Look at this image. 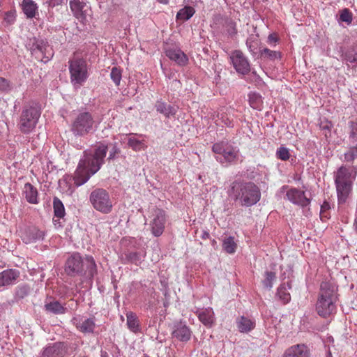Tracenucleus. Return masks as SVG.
<instances>
[{"label":"nucleus","mask_w":357,"mask_h":357,"mask_svg":"<svg viewBox=\"0 0 357 357\" xmlns=\"http://www.w3.org/2000/svg\"><path fill=\"white\" fill-rule=\"evenodd\" d=\"M94 124L95 121L90 112H80L72 123L71 131L75 136L83 137L92 132Z\"/></svg>","instance_id":"0eeeda50"},{"label":"nucleus","mask_w":357,"mask_h":357,"mask_svg":"<svg viewBox=\"0 0 357 357\" xmlns=\"http://www.w3.org/2000/svg\"><path fill=\"white\" fill-rule=\"evenodd\" d=\"M356 167L341 166L335 175L337 200L339 204H344L352 190V183L356 178Z\"/></svg>","instance_id":"7ed1b4c3"},{"label":"nucleus","mask_w":357,"mask_h":357,"mask_svg":"<svg viewBox=\"0 0 357 357\" xmlns=\"http://www.w3.org/2000/svg\"><path fill=\"white\" fill-rule=\"evenodd\" d=\"M32 54L42 61L46 62L53 56V51L43 40H37L31 48Z\"/></svg>","instance_id":"ddd939ff"},{"label":"nucleus","mask_w":357,"mask_h":357,"mask_svg":"<svg viewBox=\"0 0 357 357\" xmlns=\"http://www.w3.org/2000/svg\"><path fill=\"white\" fill-rule=\"evenodd\" d=\"M68 63L70 82L75 88L80 87L89 77L86 61L75 56Z\"/></svg>","instance_id":"39448f33"},{"label":"nucleus","mask_w":357,"mask_h":357,"mask_svg":"<svg viewBox=\"0 0 357 357\" xmlns=\"http://www.w3.org/2000/svg\"><path fill=\"white\" fill-rule=\"evenodd\" d=\"M344 160L347 162H352L357 158V146H353L344 155Z\"/></svg>","instance_id":"79ce46f5"},{"label":"nucleus","mask_w":357,"mask_h":357,"mask_svg":"<svg viewBox=\"0 0 357 357\" xmlns=\"http://www.w3.org/2000/svg\"><path fill=\"white\" fill-rule=\"evenodd\" d=\"M265 279L264 280V287L266 288H271L272 284L276 280V275L271 271H267L265 273Z\"/></svg>","instance_id":"a19ab883"},{"label":"nucleus","mask_w":357,"mask_h":357,"mask_svg":"<svg viewBox=\"0 0 357 357\" xmlns=\"http://www.w3.org/2000/svg\"><path fill=\"white\" fill-rule=\"evenodd\" d=\"M229 195L243 206H253L261 198L259 187L252 182L234 181L229 190Z\"/></svg>","instance_id":"f257e3e1"},{"label":"nucleus","mask_w":357,"mask_h":357,"mask_svg":"<svg viewBox=\"0 0 357 357\" xmlns=\"http://www.w3.org/2000/svg\"><path fill=\"white\" fill-rule=\"evenodd\" d=\"M249 103L253 109L261 110L263 105L261 96L255 93H250L249 95Z\"/></svg>","instance_id":"c9c22d12"},{"label":"nucleus","mask_w":357,"mask_h":357,"mask_svg":"<svg viewBox=\"0 0 357 357\" xmlns=\"http://www.w3.org/2000/svg\"><path fill=\"white\" fill-rule=\"evenodd\" d=\"M220 119L222 123L227 127L233 128L234 126L235 116L234 109H225L220 114Z\"/></svg>","instance_id":"c756f323"},{"label":"nucleus","mask_w":357,"mask_h":357,"mask_svg":"<svg viewBox=\"0 0 357 357\" xmlns=\"http://www.w3.org/2000/svg\"><path fill=\"white\" fill-rule=\"evenodd\" d=\"M228 26H229L228 32L229 33V34L234 35V34L236 33L237 30L236 28V24L234 22H231L229 23Z\"/></svg>","instance_id":"8fccbe9b"},{"label":"nucleus","mask_w":357,"mask_h":357,"mask_svg":"<svg viewBox=\"0 0 357 357\" xmlns=\"http://www.w3.org/2000/svg\"><path fill=\"white\" fill-rule=\"evenodd\" d=\"M121 77L122 75L121 69L117 67H114L112 68L110 77L116 86H119L120 84Z\"/></svg>","instance_id":"ea45409f"},{"label":"nucleus","mask_w":357,"mask_h":357,"mask_svg":"<svg viewBox=\"0 0 357 357\" xmlns=\"http://www.w3.org/2000/svg\"><path fill=\"white\" fill-rule=\"evenodd\" d=\"M67 351V344L58 342L47 345L43 349L40 357H64Z\"/></svg>","instance_id":"2eb2a0df"},{"label":"nucleus","mask_w":357,"mask_h":357,"mask_svg":"<svg viewBox=\"0 0 357 357\" xmlns=\"http://www.w3.org/2000/svg\"><path fill=\"white\" fill-rule=\"evenodd\" d=\"M86 160H81L78 164L77 168L75 172L74 183L77 186L85 183L93 175Z\"/></svg>","instance_id":"4468645a"},{"label":"nucleus","mask_w":357,"mask_h":357,"mask_svg":"<svg viewBox=\"0 0 357 357\" xmlns=\"http://www.w3.org/2000/svg\"><path fill=\"white\" fill-rule=\"evenodd\" d=\"M50 6L54 7L62 4L63 0H48Z\"/></svg>","instance_id":"864d4df0"},{"label":"nucleus","mask_w":357,"mask_h":357,"mask_svg":"<svg viewBox=\"0 0 357 357\" xmlns=\"http://www.w3.org/2000/svg\"><path fill=\"white\" fill-rule=\"evenodd\" d=\"M166 56L178 65L184 66L188 63L187 55L178 48H168L165 50Z\"/></svg>","instance_id":"aec40b11"},{"label":"nucleus","mask_w":357,"mask_h":357,"mask_svg":"<svg viewBox=\"0 0 357 357\" xmlns=\"http://www.w3.org/2000/svg\"><path fill=\"white\" fill-rule=\"evenodd\" d=\"M155 107L157 112L162 114L166 117L174 116L176 113V109L174 107L167 105L166 102L162 101H157L155 105Z\"/></svg>","instance_id":"cd10ccee"},{"label":"nucleus","mask_w":357,"mask_h":357,"mask_svg":"<svg viewBox=\"0 0 357 357\" xmlns=\"http://www.w3.org/2000/svg\"><path fill=\"white\" fill-rule=\"evenodd\" d=\"M128 259L132 262H135L137 258V252H131L128 255Z\"/></svg>","instance_id":"5fc2aeb1"},{"label":"nucleus","mask_w":357,"mask_h":357,"mask_svg":"<svg viewBox=\"0 0 357 357\" xmlns=\"http://www.w3.org/2000/svg\"><path fill=\"white\" fill-rule=\"evenodd\" d=\"M127 325L128 328L133 333H138L140 331L139 323L137 315L132 312L126 314Z\"/></svg>","instance_id":"7c9ffc66"},{"label":"nucleus","mask_w":357,"mask_h":357,"mask_svg":"<svg viewBox=\"0 0 357 357\" xmlns=\"http://www.w3.org/2000/svg\"><path fill=\"white\" fill-rule=\"evenodd\" d=\"M8 88L9 82L5 78L0 77V91H3L7 90Z\"/></svg>","instance_id":"de8ad7c7"},{"label":"nucleus","mask_w":357,"mask_h":357,"mask_svg":"<svg viewBox=\"0 0 357 357\" xmlns=\"http://www.w3.org/2000/svg\"><path fill=\"white\" fill-rule=\"evenodd\" d=\"M53 206L54 210V215L58 218L63 217L65 214V209L63 204L58 198L55 197L53 201Z\"/></svg>","instance_id":"e433bc0d"},{"label":"nucleus","mask_w":357,"mask_h":357,"mask_svg":"<svg viewBox=\"0 0 357 357\" xmlns=\"http://www.w3.org/2000/svg\"><path fill=\"white\" fill-rule=\"evenodd\" d=\"M275 298L281 304L285 305L290 301L291 296L288 291H275Z\"/></svg>","instance_id":"4c0bfd02"},{"label":"nucleus","mask_w":357,"mask_h":357,"mask_svg":"<svg viewBox=\"0 0 357 357\" xmlns=\"http://www.w3.org/2000/svg\"><path fill=\"white\" fill-rule=\"evenodd\" d=\"M45 308L47 311L56 314H64L66 310V308L58 301L50 302L46 304Z\"/></svg>","instance_id":"72a5a7b5"},{"label":"nucleus","mask_w":357,"mask_h":357,"mask_svg":"<svg viewBox=\"0 0 357 357\" xmlns=\"http://www.w3.org/2000/svg\"><path fill=\"white\" fill-rule=\"evenodd\" d=\"M324 129H329L330 128V126H328V125L325 126L323 127Z\"/></svg>","instance_id":"bf43d9fd"},{"label":"nucleus","mask_w":357,"mask_h":357,"mask_svg":"<svg viewBox=\"0 0 357 357\" xmlns=\"http://www.w3.org/2000/svg\"><path fill=\"white\" fill-rule=\"evenodd\" d=\"M20 237L27 244L43 239L44 233L37 227L31 226L21 231Z\"/></svg>","instance_id":"6ab92c4d"},{"label":"nucleus","mask_w":357,"mask_h":357,"mask_svg":"<svg viewBox=\"0 0 357 357\" xmlns=\"http://www.w3.org/2000/svg\"><path fill=\"white\" fill-rule=\"evenodd\" d=\"M15 19V11H8L6 13L5 20H6L8 23L12 24L14 22Z\"/></svg>","instance_id":"a18cd8bd"},{"label":"nucleus","mask_w":357,"mask_h":357,"mask_svg":"<svg viewBox=\"0 0 357 357\" xmlns=\"http://www.w3.org/2000/svg\"><path fill=\"white\" fill-rule=\"evenodd\" d=\"M70 8L74 17L81 23L84 24L86 21L87 8L85 0H70Z\"/></svg>","instance_id":"dca6fc26"},{"label":"nucleus","mask_w":357,"mask_h":357,"mask_svg":"<svg viewBox=\"0 0 357 357\" xmlns=\"http://www.w3.org/2000/svg\"><path fill=\"white\" fill-rule=\"evenodd\" d=\"M354 135H355L354 132H352L351 133V135H350V137H354Z\"/></svg>","instance_id":"680f3d73"},{"label":"nucleus","mask_w":357,"mask_h":357,"mask_svg":"<svg viewBox=\"0 0 357 357\" xmlns=\"http://www.w3.org/2000/svg\"><path fill=\"white\" fill-rule=\"evenodd\" d=\"M236 325L241 333H248L255 327V321L252 319L241 316L237 319Z\"/></svg>","instance_id":"393cba45"},{"label":"nucleus","mask_w":357,"mask_h":357,"mask_svg":"<svg viewBox=\"0 0 357 357\" xmlns=\"http://www.w3.org/2000/svg\"><path fill=\"white\" fill-rule=\"evenodd\" d=\"M151 219L149 226L151 231L154 236L158 237L161 236L165 230L166 224V212L156 206L153 207L150 210Z\"/></svg>","instance_id":"9d476101"},{"label":"nucleus","mask_w":357,"mask_h":357,"mask_svg":"<svg viewBox=\"0 0 357 357\" xmlns=\"http://www.w3.org/2000/svg\"><path fill=\"white\" fill-rule=\"evenodd\" d=\"M199 321L206 326L211 327L214 324V312L211 307L203 309L198 314Z\"/></svg>","instance_id":"a878e982"},{"label":"nucleus","mask_w":357,"mask_h":357,"mask_svg":"<svg viewBox=\"0 0 357 357\" xmlns=\"http://www.w3.org/2000/svg\"><path fill=\"white\" fill-rule=\"evenodd\" d=\"M40 114V109L37 105L24 108L18 124L20 130L23 133L31 132L36 128Z\"/></svg>","instance_id":"423d86ee"},{"label":"nucleus","mask_w":357,"mask_h":357,"mask_svg":"<svg viewBox=\"0 0 357 357\" xmlns=\"http://www.w3.org/2000/svg\"><path fill=\"white\" fill-rule=\"evenodd\" d=\"M212 151L217 155L216 160L221 163H231L238 158V151L226 142L214 144Z\"/></svg>","instance_id":"1a4fd4ad"},{"label":"nucleus","mask_w":357,"mask_h":357,"mask_svg":"<svg viewBox=\"0 0 357 357\" xmlns=\"http://www.w3.org/2000/svg\"><path fill=\"white\" fill-rule=\"evenodd\" d=\"M276 157L282 161H287L290 158V153L287 148L284 146H280L276 151Z\"/></svg>","instance_id":"58836bf2"},{"label":"nucleus","mask_w":357,"mask_h":357,"mask_svg":"<svg viewBox=\"0 0 357 357\" xmlns=\"http://www.w3.org/2000/svg\"><path fill=\"white\" fill-rule=\"evenodd\" d=\"M81 288H88V287L86 285V286L81 287Z\"/></svg>","instance_id":"e2e57ef3"},{"label":"nucleus","mask_w":357,"mask_h":357,"mask_svg":"<svg viewBox=\"0 0 357 357\" xmlns=\"http://www.w3.org/2000/svg\"><path fill=\"white\" fill-rule=\"evenodd\" d=\"M160 3L167 4L169 0H157Z\"/></svg>","instance_id":"6e6d98bb"},{"label":"nucleus","mask_w":357,"mask_h":357,"mask_svg":"<svg viewBox=\"0 0 357 357\" xmlns=\"http://www.w3.org/2000/svg\"><path fill=\"white\" fill-rule=\"evenodd\" d=\"M195 13V10L193 7L186 6L184 8L179 10L176 14V20L181 22L188 20Z\"/></svg>","instance_id":"2f4dec72"},{"label":"nucleus","mask_w":357,"mask_h":357,"mask_svg":"<svg viewBox=\"0 0 357 357\" xmlns=\"http://www.w3.org/2000/svg\"><path fill=\"white\" fill-rule=\"evenodd\" d=\"M22 9L27 18L32 19L38 15V7L33 0H22Z\"/></svg>","instance_id":"5701e85b"},{"label":"nucleus","mask_w":357,"mask_h":357,"mask_svg":"<svg viewBox=\"0 0 357 357\" xmlns=\"http://www.w3.org/2000/svg\"><path fill=\"white\" fill-rule=\"evenodd\" d=\"M107 151V146L102 143L98 144L92 155H87L85 152V158L92 174L96 173L104 162V158Z\"/></svg>","instance_id":"9b49d317"},{"label":"nucleus","mask_w":357,"mask_h":357,"mask_svg":"<svg viewBox=\"0 0 357 357\" xmlns=\"http://www.w3.org/2000/svg\"><path fill=\"white\" fill-rule=\"evenodd\" d=\"M354 227H355L356 231H357V217L355 219Z\"/></svg>","instance_id":"4d7b16f0"},{"label":"nucleus","mask_w":357,"mask_h":357,"mask_svg":"<svg viewBox=\"0 0 357 357\" xmlns=\"http://www.w3.org/2000/svg\"><path fill=\"white\" fill-rule=\"evenodd\" d=\"M164 298H162L163 301V305L165 307H167L169 305V294L168 291H165L163 294Z\"/></svg>","instance_id":"603ef678"},{"label":"nucleus","mask_w":357,"mask_h":357,"mask_svg":"<svg viewBox=\"0 0 357 357\" xmlns=\"http://www.w3.org/2000/svg\"><path fill=\"white\" fill-rule=\"evenodd\" d=\"M65 271L71 276L83 275L87 279V284H90L91 278L96 273V264L92 257H88L83 261L78 253L72 255L66 262Z\"/></svg>","instance_id":"f03ea898"},{"label":"nucleus","mask_w":357,"mask_h":357,"mask_svg":"<svg viewBox=\"0 0 357 357\" xmlns=\"http://www.w3.org/2000/svg\"><path fill=\"white\" fill-rule=\"evenodd\" d=\"M222 247L226 252L229 254L234 253L237 248V244L234 241V238L232 236L225 238L223 241Z\"/></svg>","instance_id":"f704fd0d"},{"label":"nucleus","mask_w":357,"mask_h":357,"mask_svg":"<svg viewBox=\"0 0 357 357\" xmlns=\"http://www.w3.org/2000/svg\"><path fill=\"white\" fill-rule=\"evenodd\" d=\"M279 38L276 33H271L268 37L267 43L271 45L275 46Z\"/></svg>","instance_id":"49530a36"},{"label":"nucleus","mask_w":357,"mask_h":357,"mask_svg":"<svg viewBox=\"0 0 357 357\" xmlns=\"http://www.w3.org/2000/svg\"><path fill=\"white\" fill-rule=\"evenodd\" d=\"M307 348L304 344H297L289 348L284 353L283 357H308Z\"/></svg>","instance_id":"b1692460"},{"label":"nucleus","mask_w":357,"mask_h":357,"mask_svg":"<svg viewBox=\"0 0 357 357\" xmlns=\"http://www.w3.org/2000/svg\"><path fill=\"white\" fill-rule=\"evenodd\" d=\"M340 19L342 22L350 24L352 22V13L348 8H344L341 11Z\"/></svg>","instance_id":"37998d69"},{"label":"nucleus","mask_w":357,"mask_h":357,"mask_svg":"<svg viewBox=\"0 0 357 357\" xmlns=\"http://www.w3.org/2000/svg\"><path fill=\"white\" fill-rule=\"evenodd\" d=\"M20 271L16 269H7L0 273V287L16 283L20 278Z\"/></svg>","instance_id":"412c9836"},{"label":"nucleus","mask_w":357,"mask_h":357,"mask_svg":"<svg viewBox=\"0 0 357 357\" xmlns=\"http://www.w3.org/2000/svg\"><path fill=\"white\" fill-rule=\"evenodd\" d=\"M287 199L294 204L305 207L310 204V199L307 198L305 192L296 188H289L286 193Z\"/></svg>","instance_id":"a211bd4d"},{"label":"nucleus","mask_w":357,"mask_h":357,"mask_svg":"<svg viewBox=\"0 0 357 357\" xmlns=\"http://www.w3.org/2000/svg\"><path fill=\"white\" fill-rule=\"evenodd\" d=\"M326 357H332L331 353L330 351H328Z\"/></svg>","instance_id":"052dcab7"},{"label":"nucleus","mask_w":357,"mask_h":357,"mask_svg":"<svg viewBox=\"0 0 357 357\" xmlns=\"http://www.w3.org/2000/svg\"><path fill=\"white\" fill-rule=\"evenodd\" d=\"M130 137L128 139V146L135 151H140L142 150H145L147 148V146L145 144L144 140H139L137 139L133 134H130Z\"/></svg>","instance_id":"473e14b6"},{"label":"nucleus","mask_w":357,"mask_h":357,"mask_svg":"<svg viewBox=\"0 0 357 357\" xmlns=\"http://www.w3.org/2000/svg\"><path fill=\"white\" fill-rule=\"evenodd\" d=\"M330 208V204L327 202H324L323 204L321 206V215L326 217L325 215V212H326Z\"/></svg>","instance_id":"09e8293b"},{"label":"nucleus","mask_w":357,"mask_h":357,"mask_svg":"<svg viewBox=\"0 0 357 357\" xmlns=\"http://www.w3.org/2000/svg\"><path fill=\"white\" fill-rule=\"evenodd\" d=\"M337 298L336 291H321L316 303L317 314L323 318H327L335 314Z\"/></svg>","instance_id":"20e7f679"},{"label":"nucleus","mask_w":357,"mask_h":357,"mask_svg":"<svg viewBox=\"0 0 357 357\" xmlns=\"http://www.w3.org/2000/svg\"><path fill=\"white\" fill-rule=\"evenodd\" d=\"M89 200L96 211L105 214L112 211V202L105 189L97 188L93 190L90 194Z\"/></svg>","instance_id":"6e6552de"},{"label":"nucleus","mask_w":357,"mask_h":357,"mask_svg":"<svg viewBox=\"0 0 357 357\" xmlns=\"http://www.w3.org/2000/svg\"><path fill=\"white\" fill-rule=\"evenodd\" d=\"M259 56L260 59L262 60L275 61L276 59H280L281 52L271 50L267 47H260Z\"/></svg>","instance_id":"c85d7f7f"},{"label":"nucleus","mask_w":357,"mask_h":357,"mask_svg":"<svg viewBox=\"0 0 357 357\" xmlns=\"http://www.w3.org/2000/svg\"><path fill=\"white\" fill-rule=\"evenodd\" d=\"M143 357H149V356H146V355H145V356H144Z\"/></svg>","instance_id":"0e129e2a"},{"label":"nucleus","mask_w":357,"mask_h":357,"mask_svg":"<svg viewBox=\"0 0 357 357\" xmlns=\"http://www.w3.org/2000/svg\"><path fill=\"white\" fill-rule=\"evenodd\" d=\"M172 336L180 342H186L190 340L192 331L183 322H176L172 327Z\"/></svg>","instance_id":"f3484780"},{"label":"nucleus","mask_w":357,"mask_h":357,"mask_svg":"<svg viewBox=\"0 0 357 357\" xmlns=\"http://www.w3.org/2000/svg\"><path fill=\"white\" fill-rule=\"evenodd\" d=\"M73 321L76 326V328L84 333H93L96 326L94 318H74Z\"/></svg>","instance_id":"4be33fe9"},{"label":"nucleus","mask_w":357,"mask_h":357,"mask_svg":"<svg viewBox=\"0 0 357 357\" xmlns=\"http://www.w3.org/2000/svg\"><path fill=\"white\" fill-rule=\"evenodd\" d=\"M23 193L28 202L31 204L38 203V191L33 185L26 183L24 186Z\"/></svg>","instance_id":"bb28decb"},{"label":"nucleus","mask_w":357,"mask_h":357,"mask_svg":"<svg viewBox=\"0 0 357 357\" xmlns=\"http://www.w3.org/2000/svg\"><path fill=\"white\" fill-rule=\"evenodd\" d=\"M230 59L234 69L238 73L247 75L250 73V63L241 51L235 50L232 52L230 55Z\"/></svg>","instance_id":"f8f14e48"},{"label":"nucleus","mask_w":357,"mask_h":357,"mask_svg":"<svg viewBox=\"0 0 357 357\" xmlns=\"http://www.w3.org/2000/svg\"><path fill=\"white\" fill-rule=\"evenodd\" d=\"M347 59L351 63H357V52L347 54Z\"/></svg>","instance_id":"3c124183"},{"label":"nucleus","mask_w":357,"mask_h":357,"mask_svg":"<svg viewBox=\"0 0 357 357\" xmlns=\"http://www.w3.org/2000/svg\"><path fill=\"white\" fill-rule=\"evenodd\" d=\"M101 357H108L107 352H102Z\"/></svg>","instance_id":"13d9d810"},{"label":"nucleus","mask_w":357,"mask_h":357,"mask_svg":"<svg viewBox=\"0 0 357 357\" xmlns=\"http://www.w3.org/2000/svg\"><path fill=\"white\" fill-rule=\"evenodd\" d=\"M246 45L252 54L255 55L257 54V50L258 47L257 40L249 38L246 42Z\"/></svg>","instance_id":"c03bdc74"}]
</instances>
